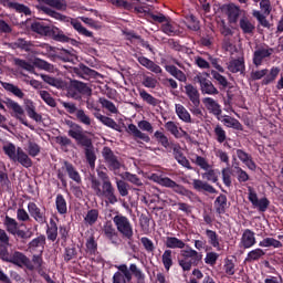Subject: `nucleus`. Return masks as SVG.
<instances>
[{
	"label": "nucleus",
	"instance_id": "4468645a",
	"mask_svg": "<svg viewBox=\"0 0 283 283\" xmlns=\"http://www.w3.org/2000/svg\"><path fill=\"white\" fill-rule=\"evenodd\" d=\"M169 147L170 149H172V155L175 156V160H177V163H179V165H181L182 167H186V169H191V164L189 163L187 157H185V155L182 154V147H180L179 144H174V143H171Z\"/></svg>",
	"mask_w": 283,
	"mask_h": 283
},
{
	"label": "nucleus",
	"instance_id": "69168bd1",
	"mask_svg": "<svg viewBox=\"0 0 283 283\" xmlns=\"http://www.w3.org/2000/svg\"><path fill=\"white\" fill-rule=\"evenodd\" d=\"M39 95L46 105L50 107H56V101L53 99L52 95L48 91H40Z\"/></svg>",
	"mask_w": 283,
	"mask_h": 283
},
{
	"label": "nucleus",
	"instance_id": "5701e85b",
	"mask_svg": "<svg viewBox=\"0 0 283 283\" xmlns=\"http://www.w3.org/2000/svg\"><path fill=\"white\" fill-rule=\"evenodd\" d=\"M180 255L181 258H187L192 260L195 262V266H198V264L202 262V254L191 248L181 250Z\"/></svg>",
	"mask_w": 283,
	"mask_h": 283
},
{
	"label": "nucleus",
	"instance_id": "7c9ffc66",
	"mask_svg": "<svg viewBox=\"0 0 283 283\" xmlns=\"http://www.w3.org/2000/svg\"><path fill=\"white\" fill-rule=\"evenodd\" d=\"M43 249H45V235H40L29 243V250L32 253H34V251L42 253Z\"/></svg>",
	"mask_w": 283,
	"mask_h": 283
},
{
	"label": "nucleus",
	"instance_id": "f257e3e1",
	"mask_svg": "<svg viewBox=\"0 0 283 283\" xmlns=\"http://www.w3.org/2000/svg\"><path fill=\"white\" fill-rule=\"evenodd\" d=\"M2 150L4 151L6 156H8V158H10V160L13 163H19L22 165V167H25V169L32 167V159L28 153L23 151V148H17L14 144L8 143L3 145Z\"/></svg>",
	"mask_w": 283,
	"mask_h": 283
},
{
	"label": "nucleus",
	"instance_id": "4be33fe9",
	"mask_svg": "<svg viewBox=\"0 0 283 283\" xmlns=\"http://www.w3.org/2000/svg\"><path fill=\"white\" fill-rule=\"evenodd\" d=\"M105 238L107 240H111L113 244H116V239L118 238V232H116V229L114 228V224H112V221H107L104 223L102 229Z\"/></svg>",
	"mask_w": 283,
	"mask_h": 283
},
{
	"label": "nucleus",
	"instance_id": "8fccbe9b",
	"mask_svg": "<svg viewBox=\"0 0 283 283\" xmlns=\"http://www.w3.org/2000/svg\"><path fill=\"white\" fill-rule=\"evenodd\" d=\"M240 28L244 34H253V30H255V25L247 18L240 20Z\"/></svg>",
	"mask_w": 283,
	"mask_h": 283
},
{
	"label": "nucleus",
	"instance_id": "c756f323",
	"mask_svg": "<svg viewBox=\"0 0 283 283\" xmlns=\"http://www.w3.org/2000/svg\"><path fill=\"white\" fill-rule=\"evenodd\" d=\"M264 255H266V252H264V250L256 248L251 250L250 252H248L244 262L248 263H253V262H259V260H262V258H264Z\"/></svg>",
	"mask_w": 283,
	"mask_h": 283
},
{
	"label": "nucleus",
	"instance_id": "473e14b6",
	"mask_svg": "<svg viewBox=\"0 0 283 283\" xmlns=\"http://www.w3.org/2000/svg\"><path fill=\"white\" fill-rule=\"evenodd\" d=\"M175 112L179 120H182V123H191V114L185 106H182V104H176Z\"/></svg>",
	"mask_w": 283,
	"mask_h": 283
},
{
	"label": "nucleus",
	"instance_id": "2f4dec72",
	"mask_svg": "<svg viewBox=\"0 0 283 283\" xmlns=\"http://www.w3.org/2000/svg\"><path fill=\"white\" fill-rule=\"evenodd\" d=\"M0 85L6 90V92H9L10 94H13V96H17V98H23L25 96V93L19 86L8 83V82H0Z\"/></svg>",
	"mask_w": 283,
	"mask_h": 283
},
{
	"label": "nucleus",
	"instance_id": "a19ab883",
	"mask_svg": "<svg viewBox=\"0 0 283 283\" xmlns=\"http://www.w3.org/2000/svg\"><path fill=\"white\" fill-rule=\"evenodd\" d=\"M55 207H56L57 213H60L61 216H65V213H67V201H65V197H63V195L56 196Z\"/></svg>",
	"mask_w": 283,
	"mask_h": 283
},
{
	"label": "nucleus",
	"instance_id": "680f3d73",
	"mask_svg": "<svg viewBox=\"0 0 283 283\" xmlns=\"http://www.w3.org/2000/svg\"><path fill=\"white\" fill-rule=\"evenodd\" d=\"M186 25L188 30H192L197 32V30H200V22L196 19L193 15L186 17Z\"/></svg>",
	"mask_w": 283,
	"mask_h": 283
},
{
	"label": "nucleus",
	"instance_id": "4d7b16f0",
	"mask_svg": "<svg viewBox=\"0 0 283 283\" xmlns=\"http://www.w3.org/2000/svg\"><path fill=\"white\" fill-rule=\"evenodd\" d=\"M97 220H98V210L96 209L90 210L84 218L85 224H90V227H92V224H96Z\"/></svg>",
	"mask_w": 283,
	"mask_h": 283
},
{
	"label": "nucleus",
	"instance_id": "f8f14e48",
	"mask_svg": "<svg viewBox=\"0 0 283 283\" xmlns=\"http://www.w3.org/2000/svg\"><path fill=\"white\" fill-rule=\"evenodd\" d=\"M117 269L118 271L113 275V283L132 282V272H129L127 264H120Z\"/></svg>",
	"mask_w": 283,
	"mask_h": 283
},
{
	"label": "nucleus",
	"instance_id": "f704fd0d",
	"mask_svg": "<svg viewBox=\"0 0 283 283\" xmlns=\"http://www.w3.org/2000/svg\"><path fill=\"white\" fill-rule=\"evenodd\" d=\"M165 70L168 72V74L174 76V78H177V81H180L181 83L187 82V75H185L182 71L178 70V67L174 65H166Z\"/></svg>",
	"mask_w": 283,
	"mask_h": 283
},
{
	"label": "nucleus",
	"instance_id": "39448f33",
	"mask_svg": "<svg viewBox=\"0 0 283 283\" xmlns=\"http://www.w3.org/2000/svg\"><path fill=\"white\" fill-rule=\"evenodd\" d=\"M36 8L38 10L44 12V14H48L49 17H52V19H54L53 14H59V12L52 10L51 8L65 11L67 10V2L65 0H38Z\"/></svg>",
	"mask_w": 283,
	"mask_h": 283
},
{
	"label": "nucleus",
	"instance_id": "79ce46f5",
	"mask_svg": "<svg viewBox=\"0 0 283 283\" xmlns=\"http://www.w3.org/2000/svg\"><path fill=\"white\" fill-rule=\"evenodd\" d=\"M41 78L42 81H44V83H48V85H52V87H56L57 90H61L62 87L65 86L63 81L56 77H52L50 75L41 74Z\"/></svg>",
	"mask_w": 283,
	"mask_h": 283
},
{
	"label": "nucleus",
	"instance_id": "f03ea898",
	"mask_svg": "<svg viewBox=\"0 0 283 283\" xmlns=\"http://www.w3.org/2000/svg\"><path fill=\"white\" fill-rule=\"evenodd\" d=\"M138 127V128H137ZM128 134L134 136V138H139L144 143H150L151 138L149 135L143 132H147L148 134H154V126L148 120H139L137 126L135 124H129L127 128Z\"/></svg>",
	"mask_w": 283,
	"mask_h": 283
},
{
	"label": "nucleus",
	"instance_id": "423d86ee",
	"mask_svg": "<svg viewBox=\"0 0 283 283\" xmlns=\"http://www.w3.org/2000/svg\"><path fill=\"white\" fill-rule=\"evenodd\" d=\"M149 180H153V182H157V185H160L161 187H166L168 189H172L175 193H179L180 196H189V190L185 189L181 185H178L176 181L171 180L169 177H163L158 174H151L149 176Z\"/></svg>",
	"mask_w": 283,
	"mask_h": 283
},
{
	"label": "nucleus",
	"instance_id": "cd10ccee",
	"mask_svg": "<svg viewBox=\"0 0 283 283\" xmlns=\"http://www.w3.org/2000/svg\"><path fill=\"white\" fill-rule=\"evenodd\" d=\"M165 128L167 129V132H169V134L175 136V138H182V136H187V132L178 127V124H176V122H167L165 124Z\"/></svg>",
	"mask_w": 283,
	"mask_h": 283
},
{
	"label": "nucleus",
	"instance_id": "2eb2a0df",
	"mask_svg": "<svg viewBox=\"0 0 283 283\" xmlns=\"http://www.w3.org/2000/svg\"><path fill=\"white\" fill-rule=\"evenodd\" d=\"M271 54H273V49H271V48L261 46V48L256 49L253 53V64L256 67H260V65H262V62L264 61V59H269V56H271Z\"/></svg>",
	"mask_w": 283,
	"mask_h": 283
},
{
	"label": "nucleus",
	"instance_id": "774afa93",
	"mask_svg": "<svg viewBox=\"0 0 283 283\" xmlns=\"http://www.w3.org/2000/svg\"><path fill=\"white\" fill-rule=\"evenodd\" d=\"M179 266L182 271H191V266H196V262L192 259L182 258L179 259Z\"/></svg>",
	"mask_w": 283,
	"mask_h": 283
},
{
	"label": "nucleus",
	"instance_id": "c9c22d12",
	"mask_svg": "<svg viewBox=\"0 0 283 283\" xmlns=\"http://www.w3.org/2000/svg\"><path fill=\"white\" fill-rule=\"evenodd\" d=\"M165 245L167 247V249H185V247H187V243L176 237H167Z\"/></svg>",
	"mask_w": 283,
	"mask_h": 283
},
{
	"label": "nucleus",
	"instance_id": "c85d7f7f",
	"mask_svg": "<svg viewBox=\"0 0 283 283\" xmlns=\"http://www.w3.org/2000/svg\"><path fill=\"white\" fill-rule=\"evenodd\" d=\"M192 187L193 189H196V191H207L208 193H217L216 188H213V186L200 179H193Z\"/></svg>",
	"mask_w": 283,
	"mask_h": 283
},
{
	"label": "nucleus",
	"instance_id": "a211bd4d",
	"mask_svg": "<svg viewBox=\"0 0 283 283\" xmlns=\"http://www.w3.org/2000/svg\"><path fill=\"white\" fill-rule=\"evenodd\" d=\"M237 157L243 165H245V167H248V169H250V171H255V169H258V165L253 161V157H251L247 151L237 149Z\"/></svg>",
	"mask_w": 283,
	"mask_h": 283
},
{
	"label": "nucleus",
	"instance_id": "e2e57ef3",
	"mask_svg": "<svg viewBox=\"0 0 283 283\" xmlns=\"http://www.w3.org/2000/svg\"><path fill=\"white\" fill-rule=\"evenodd\" d=\"M75 116H76L77 120L80 123H82L83 125H86V126L92 125V118L90 117V115L85 114V111L77 109Z\"/></svg>",
	"mask_w": 283,
	"mask_h": 283
},
{
	"label": "nucleus",
	"instance_id": "6e6552de",
	"mask_svg": "<svg viewBox=\"0 0 283 283\" xmlns=\"http://www.w3.org/2000/svg\"><path fill=\"white\" fill-rule=\"evenodd\" d=\"M113 222L123 238H127V240H132V238H134V227L132 226L129 218L123 214H116L113 218Z\"/></svg>",
	"mask_w": 283,
	"mask_h": 283
},
{
	"label": "nucleus",
	"instance_id": "de8ad7c7",
	"mask_svg": "<svg viewBox=\"0 0 283 283\" xmlns=\"http://www.w3.org/2000/svg\"><path fill=\"white\" fill-rule=\"evenodd\" d=\"M46 235L48 240H51L52 242H54V240H56L59 235V227L56 226V222H54L53 220L50 221V224L46 229Z\"/></svg>",
	"mask_w": 283,
	"mask_h": 283
},
{
	"label": "nucleus",
	"instance_id": "09e8293b",
	"mask_svg": "<svg viewBox=\"0 0 283 283\" xmlns=\"http://www.w3.org/2000/svg\"><path fill=\"white\" fill-rule=\"evenodd\" d=\"M154 138L157 140V143L161 144V147H165V149H169L171 143H169V138L161 130H156L154 133Z\"/></svg>",
	"mask_w": 283,
	"mask_h": 283
},
{
	"label": "nucleus",
	"instance_id": "13d9d810",
	"mask_svg": "<svg viewBox=\"0 0 283 283\" xmlns=\"http://www.w3.org/2000/svg\"><path fill=\"white\" fill-rule=\"evenodd\" d=\"M98 251V243L96 242V239H94V235H91L86 240V253H90L91 255H94Z\"/></svg>",
	"mask_w": 283,
	"mask_h": 283
},
{
	"label": "nucleus",
	"instance_id": "393cba45",
	"mask_svg": "<svg viewBox=\"0 0 283 283\" xmlns=\"http://www.w3.org/2000/svg\"><path fill=\"white\" fill-rule=\"evenodd\" d=\"M185 92L192 105H198V103H200V92L196 86L187 84L185 86Z\"/></svg>",
	"mask_w": 283,
	"mask_h": 283
},
{
	"label": "nucleus",
	"instance_id": "9d476101",
	"mask_svg": "<svg viewBox=\"0 0 283 283\" xmlns=\"http://www.w3.org/2000/svg\"><path fill=\"white\" fill-rule=\"evenodd\" d=\"M67 135L76 140L77 145H81L82 147H90L91 145L92 139L86 136V134L83 132V127H81L78 124L72 123L70 125Z\"/></svg>",
	"mask_w": 283,
	"mask_h": 283
},
{
	"label": "nucleus",
	"instance_id": "4c0bfd02",
	"mask_svg": "<svg viewBox=\"0 0 283 283\" xmlns=\"http://www.w3.org/2000/svg\"><path fill=\"white\" fill-rule=\"evenodd\" d=\"M3 224L8 233H11V235H17V230L19 229V222H17V219L7 216L4 218Z\"/></svg>",
	"mask_w": 283,
	"mask_h": 283
},
{
	"label": "nucleus",
	"instance_id": "6ab92c4d",
	"mask_svg": "<svg viewBox=\"0 0 283 283\" xmlns=\"http://www.w3.org/2000/svg\"><path fill=\"white\" fill-rule=\"evenodd\" d=\"M24 108L29 118H32V120H35V123H41V120H43V116L36 113V106L34 105V102H32V99L24 101Z\"/></svg>",
	"mask_w": 283,
	"mask_h": 283
},
{
	"label": "nucleus",
	"instance_id": "a878e982",
	"mask_svg": "<svg viewBox=\"0 0 283 283\" xmlns=\"http://www.w3.org/2000/svg\"><path fill=\"white\" fill-rule=\"evenodd\" d=\"M138 63H140L143 67H146L150 72H154V74H163V69L160 67V65L155 64L154 61L145 56L138 57Z\"/></svg>",
	"mask_w": 283,
	"mask_h": 283
},
{
	"label": "nucleus",
	"instance_id": "49530a36",
	"mask_svg": "<svg viewBox=\"0 0 283 283\" xmlns=\"http://www.w3.org/2000/svg\"><path fill=\"white\" fill-rule=\"evenodd\" d=\"M206 235L209 240V244L220 251V240H218V233L213 230H206Z\"/></svg>",
	"mask_w": 283,
	"mask_h": 283
},
{
	"label": "nucleus",
	"instance_id": "bb28decb",
	"mask_svg": "<svg viewBox=\"0 0 283 283\" xmlns=\"http://www.w3.org/2000/svg\"><path fill=\"white\" fill-rule=\"evenodd\" d=\"M223 10L230 23H238V18L240 17V8L235 7L234 4H228L223 8Z\"/></svg>",
	"mask_w": 283,
	"mask_h": 283
},
{
	"label": "nucleus",
	"instance_id": "9b49d317",
	"mask_svg": "<svg viewBox=\"0 0 283 283\" xmlns=\"http://www.w3.org/2000/svg\"><path fill=\"white\" fill-rule=\"evenodd\" d=\"M103 158L111 171H114V174H118V169H120V161L118 160V157L114 155V151H112V148L104 147L102 150Z\"/></svg>",
	"mask_w": 283,
	"mask_h": 283
},
{
	"label": "nucleus",
	"instance_id": "ea45409f",
	"mask_svg": "<svg viewBox=\"0 0 283 283\" xmlns=\"http://www.w3.org/2000/svg\"><path fill=\"white\" fill-rule=\"evenodd\" d=\"M71 87L76 90V92H78L80 94H85L86 96H92V88H90V86H87V84H85L83 82L73 81L71 83Z\"/></svg>",
	"mask_w": 283,
	"mask_h": 283
},
{
	"label": "nucleus",
	"instance_id": "20e7f679",
	"mask_svg": "<svg viewBox=\"0 0 283 283\" xmlns=\"http://www.w3.org/2000/svg\"><path fill=\"white\" fill-rule=\"evenodd\" d=\"M91 187L98 198H107L111 205H116V202H118V198L114 195V186H112V181H104L101 189V181L92 179Z\"/></svg>",
	"mask_w": 283,
	"mask_h": 283
},
{
	"label": "nucleus",
	"instance_id": "58836bf2",
	"mask_svg": "<svg viewBox=\"0 0 283 283\" xmlns=\"http://www.w3.org/2000/svg\"><path fill=\"white\" fill-rule=\"evenodd\" d=\"M227 196L226 195H220L217 197L214 200V209L219 214L226 213L227 211Z\"/></svg>",
	"mask_w": 283,
	"mask_h": 283
},
{
	"label": "nucleus",
	"instance_id": "72a5a7b5",
	"mask_svg": "<svg viewBox=\"0 0 283 283\" xmlns=\"http://www.w3.org/2000/svg\"><path fill=\"white\" fill-rule=\"evenodd\" d=\"M218 120H221L226 127L242 130V124H240V120L231 116L224 115L222 118L218 117Z\"/></svg>",
	"mask_w": 283,
	"mask_h": 283
},
{
	"label": "nucleus",
	"instance_id": "7ed1b4c3",
	"mask_svg": "<svg viewBox=\"0 0 283 283\" xmlns=\"http://www.w3.org/2000/svg\"><path fill=\"white\" fill-rule=\"evenodd\" d=\"M6 106L8 107V109H12L14 118L20 120L22 125L29 127L30 129H34V126H30V124H28V119L25 118V111L23 109V106L21 104L12 98H6V101L0 99L1 112H8L6 109Z\"/></svg>",
	"mask_w": 283,
	"mask_h": 283
},
{
	"label": "nucleus",
	"instance_id": "3c124183",
	"mask_svg": "<svg viewBox=\"0 0 283 283\" xmlns=\"http://www.w3.org/2000/svg\"><path fill=\"white\" fill-rule=\"evenodd\" d=\"M220 171L209 168L208 170H206V172H203L201 175V177L203 178V180H208V182H218V176H219Z\"/></svg>",
	"mask_w": 283,
	"mask_h": 283
},
{
	"label": "nucleus",
	"instance_id": "6e6d98bb",
	"mask_svg": "<svg viewBox=\"0 0 283 283\" xmlns=\"http://www.w3.org/2000/svg\"><path fill=\"white\" fill-rule=\"evenodd\" d=\"M122 178L124 180H127L128 182H132V185H135L136 187H143V181L140 180V178H138L137 175H134L132 172H124L122 175Z\"/></svg>",
	"mask_w": 283,
	"mask_h": 283
},
{
	"label": "nucleus",
	"instance_id": "5fc2aeb1",
	"mask_svg": "<svg viewBox=\"0 0 283 283\" xmlns=\"http://www.w3.org/2000/svg\"><path fill=\"white\" fill-rule=\"evenodd\" d=\"M200 90L202 94H208L210 96H216V94H219L218 88L213 85L211 81L200 86Z\"/></svg>",
	"mask_w": 283,
	"mask_h": 283
},
{
	"label": "nucleus",
	"instance_id": "a18cd8bd",
	"mask_svg": "<svg viewBox=\"0 0 283 283\" xmlns=\"http://www.w3.org/2000/svg\"><path fill=\"white\" fill-rule=\"evenodd\" d=\"M9 9L15 10V12H20L22 14H25L27 17H30L32 14V11L30 10V8H28V6L18 2L9 3Z\"/></svg>",
	"mask_w": 283,
	"mask_h": 283
},
{
	"label": "nucleus",
	"instance_id": "37998d69",
	"mask_svg": "<svg viewBox=\"0 0 283 283\" xmlns=\"http://www.w3.org/2000/svg\"><path fill=\"white\" fill-rule=\"evenodd\" d=\"M85 148L86 160L88 161L90 167L94 169L96 163V155L94 154V146L91 144L88 146H83Z\"/></svg>",
	"mask_w": 283,
	"mask_h": 283
},
{
	"label": "nucleus",
	"instance_id": "0eeeda50",
	"mask_svg": "<svg viewBox=\"0 0 283 283\" xmlns=\"http://www.w3.org/2000/svg\"><path fill=\"white\" fill-rule=\"evenodd\" d=\"M0 260L9 262L10 264H15V266H28V264H30V259H28L23 252H8V249H0Z\"/></svg>",
	"mask_w": 283,
	"mask_h": 283
},
{
	"label": "nucleus",
	"instance_id": "dca6fc26",
	"mask_svg": "<svg viewBox=\"0 0 283 283\" xmlns=\"http://www.w3.org/2000/svg\"><path fill=\"white\" fill-rule=\"evenodd\" d=\"M202 103L209 114H213V116H217V118L220 117L222 114V107L216 99H213V97H205Z\"/></svg>",
	"mask_w": 283,
	"mask_h": 283
},
{
	"label": "nucleus",
	"instance_id": "603ef678",
	"mask_svg": "<svg viewBox=\"0 0 283 283\" xmlns=\"http://www.w3.org/2000/svg\"><path fill=\"white\" fill-rule=\"evenodd\" d=\"M259 247L269 248L273 247L274 249H280L282 247V242L274 238H265L259 242Z\"/></svg>",
	"mask_w": 283,
	"mask_h": 283
},
{
	"label": "nucleus",
	"instance_id": "f3484780",
	"mask_svg": "<svg viewBox=\"0 0 283 283\" xmlns=\"http://www.w3.org/2000/svg\"><path fill=\"white\" fill-rule=\"evenodd\" d=\"M28 211L31 218L35 220V222H39L40 224H43V222H45V212L41 211V208H39L36 203L29 202Z\"/></svg>",
	"mask_w": 283,
	"mask_h": 283
},
{
	"label": "nucleus",
	"instance_id": "864d4df0",
	"mask_svg": "<svg viewBox=\"0 0 283 283\" xmlns=\"http://www.w3.org/2000/svg\"><path fill=\"white\" fill-rule=\"evenodd\" d=\"M98 102L102 104V107H104V109H107L111 114H118V108L109 99H106L104 97H99Z\"/></svg>",
	"mask_w": 283,
	"mask_h": 283
},
{
	"label": "nucleus",
	"instance_id": "ddd939ff",
	"mask_svg": "<svg viewBox=\"0 0 283 283\" xmlns=\"http://www.w3.org/2000/svg\"><path fill=\"white\" fill-rule=\"evenodd\" d=\"M255 232L251 229H245L241 235L239 247L241 249H251L256 244Z\"/></svg>",
	"mask_w": 283,
	"mask_h": 283
},
{
	"label": "nucleus",
	"instance_id": "bf43d9fd",
	"mask_svg": "<svg viewBox=\"0 0 283 283\" xmlns=\"http://www.w3.org/2000/svg\"><path fill=\"white\" fill-rule=\"evenodd\" d=\"M193 163L197 165V167H200V169H203V171H208V169H211V165L207 160V158L196 155Z\"/></svg>",
	"mask_w": 283,
	"mask_h": 283
},
{
	"label": "nucleus",
	"instance_id": "1a4fd4ad",
	"mask_svg": "<svg viewBox=\"0 0 283 283\" xmlns=\"http://www.w3.org/2000/svg\"><path fill=\"white\" fill-rule=\"evenodd\" d=\"M52 15L54 17V19H56V21H62L63 23H70L74 28V30L80 34H82L83 36H88L90 39L94 36V33L87 30L85 27H83V24L81 23V21H78V19L70 18L61 13H52Z\"/></svg>",
	"mask_w": 283,
	"mask_h": 283
},
{
	"label": "nucleus",
	"instance_id": "aec40b11",
	"mask_svg": "<svg viewBox=\"0 0 283 283\" xmlns=\"http://www.w3.org/2000/svg\"><path fill=\"white\" fill-rule=\"evenodd\" d=\"M46 36H52V39H54V41H60V43H69L70 42V38L67 35H65V33L56 27H49V29L46 31Z\"/></svg>",
	"mask_w": 283,
	"mask_h": 283
},
{
	"label": "nucleus",
	"instance_id": "052dcab7",
	"mask_svg": "<svg viewBox=\"0 0 283 283\" xmlns=\"http://www.w3.org/2000/svg\"><path fill=\"white\" fill-rule=\"evenodd\" d=\"M139 96H140V98H143V101L148 103V105H153L154 107H156V105H158V99H156V97H154L151 94L147 93V91H145V90L139 91Z\"/></svg>",
	"mask_w": 283,
	"mask_h": 283
},
{
	"label": "nucleus",
	"instance_id": "e433bc0d",
	"mask_svg": "<svg viewBox=\"0 0 283 283\" xmlns=\"http://www.w3.org/2000/svg\"><path fill=\"white\" fill-rule=\"evenodd\" d=\"M161 262L165 271L169 272L174 266V252L171 250H165L161 255Z\"/></svg>",
	"mask_w": 283,
	"mask_h": 283
},
{
	"label": "nucleus",
	"instance_id": "0e129e2a",
	"mask_svg": "<svg viewBox=\"0 0 283 283\" xmlns=\"http://www.w3.org/2000/svg\"><path fill=\"white\" fill-rule=\"evenodd\" d=\"M214 136H216V140L222 144L227 140V130H224L222 126L217 125L214 127Z\"/></svg>",
	"mask_w": 283,
	"mask_h": 283
},
{
	"label": "nucleus",
	"instance_id": "b1692460",
	"mask_svg": "<svg viewBox=\"0 0 283 283\" xmlns=\"http://www.w3.org/2000/svg\"><path fill=\"white\" fill-rule=\"evenodd\" d=\"M228 70H229V72H232V74H238V72L240 74H244V70H245L244 57H239L237 60H231L228 63Z\"/></svg>",
	"mask_w": 283,
	"mask_h": 283
},
{
	"label": "nucleus",
	"instance_id": "c03bdc74",
	"mask_svg": "<svg viewBox=\"0 0 283 283\" xmlns=\"http://www.w3.org/2000/svg\"><path fill=\"white\" fill-rule=\"evenodd\" d=\"M64 167L71 180H74V182H81V175L78 171H76V168H74L72 164L64 161Z\"/></svg>",
	"mask_w": 283,
	"mask_h": 283
},
{
	"label": "nucleus",
	"instance_id": "412c9836",
	"mask_svg": "<svg viewBox=\"0 0 283 283\" xmlns=\"http://www.w3.org/2000/svg\"><path fill=\"white\" fill-rule=\"evenodd\" d=\"M93 116L102 123V125H105L106 127H109L111 129H115V132H120V126L112 118L107 117L101 113H94Z\"/></svg>",
	"mask_w": 283,
	"mask_h": 283
},
{
	"label": "nucleus",
	"instance_id": "338daca9",
	"mask_svg": "<svg viewBox=\"0 0 283 283\" xmlns=\"http://www.w3.org/2000/svg\"><path fill=\"white\" fill-rule=\"evenodd\" d=\"M27 151L29 156H32V158H35L39 154H41V146L34 142H29Z\"/></svg>",
	"mask_w": 283,
	"mask_h": 283
}]
</instances>
